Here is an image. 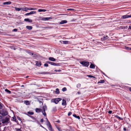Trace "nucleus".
I'll use <instances>...</instances> for the list:
<instances>
[{
    "mask_svg": "<svg viewBox=\"0 0 131 131\" xmlns=\"http://www.w3.org/2000/svg\"><path fill=\"white\" fill-rule=\"evenodd\" d=\"M10 118L9 116H7L4 119L2 122V123L3 124H6L9 123Z\"/></svg>",
    "mask_w": 131,
    "mask_h": 131,
    "instance_id": "obj_1",
    "label": "nucleus"
},
{
    "mask_svg": "<svg viewBox=\"0 0 131 131\" xmlns=\"http://www.w3.org/2000/svg\"><path fill=\"white\" fill-rule=\"evenodd\" d=\"M80 63L84 66L86 67H88L90 64L89 62L85 61H82L80 62Z\"/></svg>",
    "mask_w": 131,
    "mask_h": 131,
    "instance_id": "obj_2",
    "label": "nucleus"
},
{
    "mask_svg": "<svg viewBox=\"0 0 131 131\" xmlns=\"http://www.w3.org/2000/svg\"><path fill=\"white\" fill-rule=\"evenodd\" d=\"M1 114L3 116H5L8 114L7 112L4 109L2 110L1 111Z\"/></svg>",
    "mask_w": 131,
    "mask_h": 131,
    "instance_id": "obj_3",
    "label": "nucleus"
},
{
    "mask_svg": "<svg viewBox=\"0 0 131 131\" xmlns=\"http://www.w3.org/2000/svg\"><path fill=\"white\" fill-rule=\"evenodd\" d=\"M62 100L61 99V98H58L57 99H54L52 100V102H54L56 104H57L58 102L61 101Z\"/></svg>",
    "mask_w": 131,
    "mask_h": 131,
    "instance_id": "obj_4",
    "label": "nucleus"
},
{
    "mask_svg": "<svg viewBox=\"0 0 131 131\" xmlns=\"http://www.w3.org/2000/svg\"><path fill=\"white\" fill-rule=\"evenodd\" d=\"M47 62L48 63L54 66H58V63H56L54 62H49V61H47Z\"/></svg>",
    "mask_w": 131,
    "mask_h": 131,
    "instance_id": "obj_5",
    "label": "nucleus"
},
{
    "mask_svg": "<svg viewBox=\"0 0 131 131\" xmlns=\"http://www.w3.org/2000/svg\"><path fill=\"white\" fill-rule=\"evenodd\" d=\"M52 18L51 17H42V19L43 20L46 21L48 20L51 19Z\"/></svg>",
    "mask_w": 131,
    "mask_h": 131,
    "instance_id": "obj_6",
    "label": "nucleus"
},
{
    "mask_svg": "<svg viewBox=\"0 0 131 131\" xmlns=\"http://www.w3.org/2000/svg\"><path fill=\"white\" fill-rule=\"evenodd\" d=\"M129 17H131V15H126L123 16L122 17V18L123 19H126Z\"/></svg>",
    "mask_w": 131,
    "mask_h": 131,
    "instance_id": "obj_7",
    "label": "nucleus"
},
{
    "mask_svg": "<svg viewBox=\"0 0 131 131\" xmlns=\"http://www.w3.org/2000/svg\"><path fill=\"white\" fill-rule=\"evenodd\" d=\"M35 111L36 112L39 113L42 111V109L40 108H36L35 109Z\"/></svg>",
    "mask_w": 131,
    "mask_h": 131,
    "instance_id": "obj_8",
    "label": "nucleus"
},
{
    "mask_svg": "<svg viewBox=\"0 0 131 131\" xmlns=\"http://www.w3.org/2000/svg\"><path fill=\"white\" fill-rule=\"evenodd\" d=\"M67 22V21L66 20H62L60 22L59 24H62L66 23Z\"/></svg>",
    "mask_w": 131,
    "mask_h": 131,
    "instance_id": "obj_9",
    "label": "nucleus"
},
{
    "mask_svg": "<svg viewBox=\"0 0 131 131\" xmlns=\"http://www.w3.org/2000/svg\"><path fill=\"white\" fill-rule=\"evenodd\" d=\"M31 118H32L33 119V121H32L34 122H36V121H37L36 119V118H35L34 117L32 116H29Z\"/></svg>",
    "mask_w": 131,
    "mask_h": 131,
    "instance_id": "obj_10",
    "label": "nucleus"
},
{
    "mask_svg": "<svg viewBox=\"0 0 131 131\" xmlns=\"http://www.w3.org/2000/svg\"><path fill=\"white\" fill-rule=\"evenodd\" d=\"M49 60L52 61H55L56 60L53 57H49Z\"/></svg>",
    "mask_w": 131,
    "mask_h": 131,
    "instance_id": "obj_11",
    "label": "nucleus"
},
{
    "mask_svg": "<svg viewBox=\"0 0 131 131\" xmlns=\"http://www.w3.org/2000/svg\"><path fill=\"white\" fill-rule=\"evenodd\" d=\"M25 21H28L29 22H32V20L31 19H30L29 18H25L24 20Z\"/></svg>",
    "mask_w": 131,
    "mask_h": 131,
    "instance_id": "obj_12",
    "label": "nucleus"
},
{
    "mask_svg": "<svg viewBox=\"0 0 131 131\" xmlns=\"http://www.w3.org/2000/svg\"><path fill=\"white\" fill-rule=\"evenodd\" d=\"M62 104V105H65L66 104V101L64 99H63Z\"/></svg>",
    "mask_w": 131,
    "mask_h": 131,
    "instance_id": "obj_13",
    "label": "nucleus"
},
{
    "mask_svg": "<svg viewBox=\"0 0 131 131\" xmlns=\"http://www.w3.org/2000/svg\"><path fill=\"white\" fill-rule=\"evenodd\" d=\"M11 3V2L10 1L7 2H4L3 3L4 5H9Z\"/></svg>",
    "mask_w": 131,
    "mask_h": 131,
    "instance_id": "obj_14",
    "label": "nucleus"
},
{
    "mask_svg": "<svg viewBox=\"0 0 131 131\" xmlns=\"http://www.w3.org/2000/svg\"><path fill=\"white\" fill-rule=\"evenodd\" d=\"M36 65L38 67H40L41 65V62L37 61L36 63Z\"/></svg>",
    "mask_w": 131,
    "mask_h": 131,
    "instance_id": "obj_15",
    "label": "nucleus"
},
{
    "mask_svg": "<svg viewBox=\"0 0 131 131\" xmlns=\"http://www.w3.org/2000/svg\"><path fill=\"white\" fill-rule=\"evenodd\" d=\"M38 11L39 12H45L46 11V10L44 9H38Z\"/></svg>",
    "mask_w": 131,
    "mask_h": 131,
    "instance_id": "obj_16",
    "label": "nucleus"
},
{
    "mask_svg": "<svg viewBox=\"0 0 131 131\" xmlns=\"http://www.w3.org/2000/svg\"><path fill=\"white\" fill-rule=\"evenodd\" d=\"M108 38V36H106L103 37V38H102V39H103V40H105L107 39Z\"/></svg>",
    "mask_w": 131,
    "mask_h": 131,
    "instance_id": "obj_17",
    "label": "nucleus"
},
{
    "mask_svg": "<svg viewBox=\"0 0 131 131\" xmlns=\"http://www.w3.org/2000/svg\"><path fill=\"white\" fill-rule=\"evenodd\" d=\"M26 28L28 29L31 30L32 29V27L31 26H27Z\"/></svg>",
    "mask_w": 131,
    "mask_h": 131,
    "instance_id": "obj_18",
    "label": "nucleus"
},
{
    "mask_svg": "<svg viewBox=\"0 0 131 131\" xmlns=\"http://www.w3.org/2000/svg\"><path fill=\"white\" fill-rule=\"evenodd\" d=\"M73 116L76 118H77L78 119H80V117L79 116H77L76 114H73Z\"/></svg>",
    "mask_w": 131,
    "mask_h": 131,
    "instance_id": "obj_19",
    "label": "nucleus"
},
{
    "mask_svg": "<svg viewBox=\"0 0 131 131\" xmlns=\"http://www.w3.org/2000/svg\"><path fill=\"white\" fill-rule=\"evenodd\" d=\"M55 92L56 94H59L60 92L59 91V89L58 88H57L56 89Z\"/></svg>",
    "mask_w": 131,
    "mask_h": 131,
    "instance_id": "obj_20",
    "label": "nucleus"
},
{
    "mask_svg": "<svg viewBox=\"0 0 131 131\" xmlns=\"http://www.w3.org/2000/svg\"><path fill=\"white\" fill-rule=\"evenodd\" d=\"M90 67L91 68L94 69L95 68V66L94 64H91L90 66Z\"/></svg>",
    "mask_w": 131,
    "mask_h": 131,
    "instance_id": "obj_21",
    "label": "nucleus"
},
{
    "mask_svg": "<svg viewBox=\"0 0 131 131\" xmlns=\"http://www.w3.org/2000/svg\"><path fill=\"white\" fill-rule=\"evenodd\" d=\"M62 42L63 43L65 44H68L69 42V41H63Z\"/></svg>",
    "mask_w": 131,
    "mask_h": 131,
    "instance_id": "obj_22",
    "label": "nucleus"
},
{
    "mask_svg": "<svg viewBox=\"0 0 131 131\" xmlns=\"http://www.w3.org/2000/svg\"><path fill=\"white\" fill-rule=\"evenodd\" d=\"M40 74H48L49 73L48 72H42L39 73Z\"/></svg>",
    "mask_w": 131,
    "mask_h": 131,
    "instance_id": "obj_23",
    "label": "nucleus"
},
{
    "mask_svg": "<svg viewBox=\"0 0 131 131\" xmlns=\"http://www.w3.org/2000/svg\"><path fill=\"white\" fill-rule=\"evenodd\" d=\"M5 91L6 92H7V93H8V94H11V92L8 89H5Z\"/></svg>",
    "mask_w": 131,
    "mask_h": 131,
    "instance_id": "obj_24",
    "label": "nucleus"
},
{
    "mask_svg": "<svg viewBox=\"0 0 131 131\" xmlns=\"http://www.w3.org/2000/svg\"><path fill=\"white\" fill-rule=\"evenodd\" d=\"M27 53L29 54H30V55L31 54L32 55H33L34 54L32 53H31L30 50H28L26 52Z\"/></svg>",
    "mask_w": 131,
    "mask_h": 131,
    "instance_id": "obj_25",
    "label": "nucleus"
},
{
    "mask_svg": "<svg viewBox=\"0 0 131 131\" xmlns=\"http://www.w3.org/2000/svg\"><path fill=\"white\" fill-rule=\"evenodd\" d=\"M13 120V121H14L16 122H17L18 121H17L16 118L15 117H12Z\"/></svg>",
    "mask_w": 131,
    "mask_h": 131,
    "instance_id": "obj_26",
    "label": "nucleus"
},
{
    "mask_svg": "<svg viewBox=\"0 0 131 131\" xmlns=\"http://www.w3.org/2000/svg\"><path fill=\"white\" fill-rule=\"evenodd\" d=\"M47 122V125L48 126H50V125H51L50 123L48 121V119L46 118Z\"/></svg>",
    "mask_w": 131,
    "mask_h": 131,
    "instance_id": "obj_27",
    "label": "nucleus"
},
{
    "mask_svg": "<svg viewBox=\"0 0 131 131\" xmlns=\"http://www.w3.org/2000/svg\"><path fill=\"white\" fill-rule=\"evenodd\" d=\"M117 118H118L119 119H120V120H123V118H121V117H119V116H118V115H116V116H115Z\"/></svg>",
    "mask_w": 131,
    "mask_h": 131,
    "instance_id": "obj_28",
    "label": "nucleus"
},
{
    "mask_svg": "<svg viewBox=\"0 0 131 131\" xmlns=\"http://www.w3.org/2000/svg\"><path fill=\"white\" fill-rule=\"evenodd\" d=\"M30 14H36V11H31L30 12Z\"/></svg>",
    "mask_w": 131,
    "mask_h": 131,
    "instance_id": "obj_29",
    "label": "nucleus"
},
{
    "mask_svg": "<svg viewBox=\"0 0 131 131\" xmlns=\"http://www.w3.org/2000/svg\"><path fill=\"white\" fill-rule=\"evenodd\" d=\"M28 10H35L37 9L36 8H28Z\"/></svg>",
    "mask_w": 131,
    "mask_h": 131,
    "instance_id": "obj_30",
    "label": "nucleus"
},
{
    "mask_svg": "<svg viewBox=\"0 0 131 131\" xmlns=\"http://www.w3.org/2000/svg\"><path fill=\"white\" fill-rule=\"evenodd\" d=\"M45 111H42V113L43 114L44 116H46V114L45 112Z\"/></svg>",
    "mask_w": 131,
    "mask_h": 131,
    "instance_id": "obj_31",
    "label": "nucleus"
},
{
    "mask_svg": "<svg viewBox=\"0 0 131 131\" xmlns=\"http://www.w3.org/2000/svg\"><path fill=\"white\" fill-rule=\"evenodd\" d=\"M49 129L50 130L53 131V129L52 128L51 125H50V126L49 127Z\"/></svg>",
    "mask_w": 131,
    "mask_h": 131,
    "instance_id": "obj_32",
    "label": "nucleus"
},
{
    "mask_svg": "<svg viewBox=\"0 0 131 131\" xmlns=\"http://www.w3.org/2000/svg\"><path fill=\"white\" fill-rule=\"evenodd\" d=\"M47 109L46 106H43L42 107V111H45L46 109Z\"/></svg>",
    "mask_w": 131,
    "mask_h": 131,
    "instance_id": "obj_33",
    "label": "nucleus"
},
{
    "mask_svg": "<svg viewBox=\"0 0 131 131\" xmlns=\"http://www.w3.org/2000/svg\"><path fill=\"white\" fill-rule=\"evenodd\" d=\"M87 76L88 77H89L91 78H95V77L93 76L92 75H88Z\"/></svg>",
    "mask_w": 131,
    "mask_h": 131,
    "instance_id": "obj_34",
    "label": "nucleus"
},
{
    "mask_svg": "<svg viewBox=\"0 0 131 131\" xmlns=\"http://www.w3.org/2000/svg\"><path fill=\"white\" fill-rule=\"evenodd\" d=\"M15 10L17 11H19L20 10V8L15 7Z\"/></svg>",
    "mask_w": 131,
    "mask_h": 131,
    "instance_id": "obj_35",
    "label": "nucleus"
},
{
    "mask_svg": "<svg viewBox=\"0 0 131 131\" xmlns=\"http://www.w3.org/2000/svg\"><path fill=\"white\" fill-rule=\"evenodd\" d=\"M62 90L64 92L67 90V89L66 88L64 87L62 89Z\"/></svg>",
    "mask_w": 131,
    "mask_h": 131,
    "instance_id": "obj_36",
    "label": "nucleus"
},
{
    "mask_svg": "<svg viewBox=\"0 0 131 131\" xmlns=\"http://www.w3.org/2000/svg\"><path fill=\"white\" fill-rule=\"evenodd\" d=\"M24 103L26 104V105H28L29 104V101H24Z\"/></svg>",
    "mask_w": 131,
    "mask_h": 131,
    "instance_id": "obj_37",
    "label": "nucleus"
},
{
    "mask_svg": "<svg viewBox=\"0 0 131 131\" xmlns=\"http://www.w3.org/2000/svg\"><path fill=\"white\" fill-rule=\"evenodd\" d=\"M104 82V81L103 80H100V81L98 82V83H103Z\"/></svg>",
    "mask_w": 131,
    "mask_h": 131,
    "instance_id": "obj_38",
    "label": "nucleus"
},
{
    "mask_svg": "<svg viewBox=\"0 0 131 131\" xmlns=\"http://www.w3.org/2000/svg\"><path fill=\"white\" fill-rule=\"evenodd\" d=\"M28 114L31 115H32L34 114L33 112H28Z\"/></svg>",
    "mask_w": 131,
    "mask_h": 131,
    "instance_id": "obj_39",
    "label": "nucleus"
},
{
    "mask_svg": "<svg viewBox=\"0 0 131 131\" xmlns=\"http://www.w3.org/2000/svg\"><path fill=\"white\" fill-rule=\"evenodd\" d=\"M2 103L0 102V114L1 113V110L2 109Z\"/></svg>",
    "mask_w": 131,
    "mask_h": 131,
    "instance_id": "obj_40",
    "label": "nucleus"
},
{
    "mask_svg": "<svg viewBox=\"0 0 131 131\" xmlns=\"http://www.w3.org/2000/svg\"><path fill=\"white\" fill-rule=\"evenodd\" d=\"M125 49L126 50H131V48L128 47H125Z\"/></svg>",
    "mask_w": 131,
    "mask_h": 131,
    "instance_id": "obj_41",
    "label": "nucleus"
},
{
    "mask_svg": "<svg viewBox=\"0 0 131 131\" xmlns=\"http://www.w3.org/2000/svg\"><path fill=\"white\" fill-rule=\"evenodd\" d=\"M67 10H74L75 9H74L73 8H68L67 9Z\"/></svg>",
    "mask_w": 131,
    "mask_h": 131,
    "instance_id": "obj_42",
    "label": "nucleus"
},
{
    "mask_svg": "<svg viewBox=\"0 0 131 131\" xmlns=\"http://www.w3.org/2000/svg\"><path fill=\"white\" fill-rule=\"evenodd\" d=\"M80 86L81 84L79 83L77 85V87L78 88H80Z\"/></svg>",
    "mask_w": 131,
    "mask_h": 131,
    "instance_id": "obj_43",
    "label": "nucleus"
},
{
    "mask_svg": "<svg viewBox=\"0 0 131 131\" xmlns=\"http://www.w3.org/2000/svg\"><path fill=\"white\" fill-rule=\"evenodd\" d=\"M53 110L54 111H55L57 110V109L56 107H54L53 108Z\"/></svg>",
    "mask_w": 131,
    "mask_h": 131,
    "instance_id": "obj_44",
    "label": "nucleus"
},
{
    "mask_svg": "<svg viewBox=\"0 0 131 131\" xmlns=\"http://www.w3.org/2000/svg\"><path fill=\"white\" fill-rule=\"evenodd\" d=\"M24 11H27L28 9V8L27 7L24 8Z\"/></svg>",
    "mask_w": 131,
    "mask_h": 131,
    "instance_id": "obj_45",
    "label": "nucleus"
},
{
    "mask_svg": "<svg viewBox=\"0 0 131 131\" xmlns=\"http://www.w3.org/2000/svg\"><path fill=\"white\" fill-rule=\"evenodd\" d=\"M57 128L59 131H62V130L58 126L57 127Z\"/></svg>",
    "mask_w": 131,
    "mask_h": 131,
    "instance_id": "obj_46",
    "label": "nucleus"
},
{
    "mask_svg": "<svg viewBox=\"0 0 131 131\" xmlns=\"http://www.w3.org/2000/svg\"><path fill=\"white\" fill-rule=\"evenodd\" d=\"M72 114V113L71 112H70L68 113V116H70Z\"/></svg>",
    "mask_w": 131,
    "mask_h": 131,
    "instance_id": "obj_47",
    "label": "nucleus"
},
{
    "mask_svg": "<svg viewBox=\"0 0 131 131\" xmlns=\"http://www.w3.org/2000/svg\"><path fill=\"white\" fill-rule=\"evenodd\" d=\"M44 66H45V67H48V64H47V63H45V64H44Z\"/></svg>",
    "mask_w": 131,
    "mask_h": 131,
    "instance_id": "obj_48",
    "label": "nucleus"
},
{
    "mask_svg": "<svg viewBox=\"0 0 131 131\" xmlns=\"http://www.w3.org/2000/svg\"><path fill=\"white\" fill-rule=\"evenodd\" d=\"M54 71L56 72H60V71H61V70H54Z\"/></svg>",
    "mask_w": 131,
    "mask_h": 131,
    "instance_id": "obj_49",
    "label": "nucleus"
},
{
    "mask_svg": "<svg viewBox=\"0 0 131 131\" xmlns=\"http://www.w3.org/2000/svg\"><path fill=\"white\" fill-rule=\"evenodd\" d=\"M17 29H14L13 30V31H15V32H16L17 31Z\"/></svg>",
    "mask_w": 131,
    "mask_h": 131,
    "instance_id": "obj_50",
    "label": "nucleus"
},
{
    "mask_svg": "<svg viewBox=\"0 0 131 131\" xmlns=\"http://www.w3.org/2000/svg\"><path fill=\"white\" fill-rule=\"evenodd\" d=\"M30 15V13H27L25 14V15L26 16H28Z\"/></svg>",
    "mask_w": 131,
    "mask_h": 131,
    "instance_id": "obj_51",
    "label": "nucleus"
},
{
    "mask_svg": "<svg viewBox=\"0 0 131 131\" xmlns=\"http://www.w3.org/2000/svg\"><path fill=\"white\" fill-rule=\"evenodd\" d=\"M112 113V111H109L108 112V113L110 114H111Z\"/></svg>",
    "mask_w": 131,
    "mask_h": 131,
    "instance_id": "obj_52",
    "label": "nucleus"
},
{
    "mask_svg": "<svg viewBox=\"0 0 131 131\" xmlns=\"http://www.w3.org/2000/svg\"><path fill=\"white\" fill-rule=\"evenodd\" d=\"M20 10H22L23 11H24V8H20Z\"/></svg>",
    "mask_w": 131,
    "mask_h": 131,
    "instance_id": "obj_53",
    "label": "nucleus"
},
{
    "mask_svg": "<svg viewBox=\"0 0 131 131\" xmlns=\"http://www.w3.org/2000/svg\"><path fill=\"white\" fill-rule=\"evenodd\" d=\"M43 119H42L40 120V122L41 123H43Z\"/></svg>",
    "mask_w": 131,
    "mask_h": 131,
    "instance_id": "obj_54",
    "label": "nucleus"
},
{
    "mask_svg": "<svg viewBox=\"0 0 131 131\" xmlns=\"http://www.w3.org/2000/svg\"><path fill=\"white\" fill-rule=\"evenodd\" d=\"M17 118L19 120L21 121V119L19 117H17Z\"/></svg>",
    "mask_w": 131,
    "mask_h": 131,
    "instance_id": "obj_55",
    "label": "nucleus"
},
{
    "mask_svg": "<svg viewBox=\"0 0 131 131\" xmlns=\"http://www.w3.org/2000/svg\"><path fill=\"white\" fill-rule=\"evenodd\" d=\"M16 130L17 131H19L20 130V129H18V128H16Z\"/></svg>",
    "mask_w": 131,
    "mask_h": 131,
    "instance_id": "obj_56",
    "label": "nucleus"
},
{
    "mask_svg": "<svg viewBox=\"0 0 131 131\" xmlns=\"http://www.w3.org/2000/svg\"><path fill=\"white\" fill-rule=\"evenodd\" d=\"M123 130L124 131H126V129L125 127H124L123 128Z\"/></svg>",
    "mask_w": 131,
    "mask_h": 131,
    "instance_id": "obj_57",
    "label": "nucleus"
},
{
    "mask_svg": "<svg viewBox=\"0 0 131 131\" xmlns=\"http://www.w3.org/2000/svg\"><path fill=\"white\" fill-rule=\"evenodd\" d=\"M2 120V116L0 115V121Z\"/></svg>",
    "mask_w": 131,
    "mask_h": 131,
    "instance_id": "obj_58",
    "label": "nucleus"
},
{
    "mask_svg": "<svg viewBox=\"0 0 131 131\" xmlns=\"http://www.w3.org/2000/svg\"><path fill=\"white\" fill-rule=\"evenodd\" d=\"M129 29H131V26H129Z\"/></svg>",
    "mask_w": 131,
    "mask_h": 131,
    "instance_id": "obj_59",
    "label": "nucleus"
},
{
    "mask_svg": "<svg viewBox=\"0 0 131 131\" xmlns=\"http://www.w3.org/2000/svg\"><path fill=\"white\" fill-rule=\"evenodd\" d=\"M77 93L79 94H81V93L80 92H77Z\"/></svg>",
    "mask_w": 131,
    "mask_h": 131,
    "instance_id": "obj_60",
    "label": "nucleus"
},
{
    "mask_svg": "<svg viewBox=\"0 0 131 131\" xmlns=\"http://www.w3.org/2000/svg\"><path fill=\"white\" fill-rule=\"evenodd\" d=\"M129 90L131 92V88H129Z\"/></svg>",
    "mask_w": 131,
    "mask_h": 131,
    "instance_id": "obj_61",
    "label": "nucleus"
},
{
    "mask_svg": "<svg viewBox=\"0 0 131 131\" xmlns=\"http://www.w3.org/2000/svg\"><path fill=\"white\" fill-rule=\"evenodd\" d=\"M102 73H103V74H104V75L106 76L105 74L104 73L102 72Z\"/></svg>",
    "mask_w": 131,
    "mask_h": 131,
    "instance_id": "obj_62",
    "label": "nucleus"
},
{
    "mask_svg": "<svg viewBox=\"0 0 131 131\" xmlns=\"http://www.w3.org/2000/svg\"><path fill=\"white\" fill-rule=\"evenodd\" d=\"M24 85H22L21 86V87H24Z\"/></svg>",
    "mask_w": 131,
    "mask_h": 131,
    "instance_id": "obj_63",
    "label": "nucleus"
},
{
    "mask_svg": "<svg viewBox=\"0 0 131 131\" xmlns=\"http://www.w3.org/2000/svg\"><path fill=\"white\" fill-rule=\"evenodd\" d=\"M62 41H60V42L62 43Z\"/></svg>",
    "mask_w": 131,
    "mask_h": 131,
    "instance_id": "obj_64",
    "label": "nucleus"
}]
</instances>
